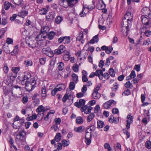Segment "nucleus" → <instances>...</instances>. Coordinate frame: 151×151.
<instances>
[{
    "mask_svg": "<svg viewBox=\"0 0 151 151\" xmlns=\"http://www.w3.org/2000/svg\"><path fill=\"white\" fill-rule=\"evenodd\" d=\"M25 85V88L26 91L29 92L32 91L35 87L36 82L34 79H32L31 81L24 83Z\"/></svg>",
    "mask_w": 151,
    "mask_h": 151,
    "instance_id": "1",
    "label": "nucleus"
},
{
    "mask_svg": "<svg viewBox=\"0 0 151 151\" xmlns=\"http://www.w3.org/2000/svg\"><path fill=\"white\" fill-rule=\"evenodd\" d=\"M132 22L127 20V19L124 18L122 22V28L125 27L126 29L125 32L126 35H128V32L129 30V27L131 24Z\"/></svg>",
    "mask_w": 151,
    "mask_h": 151,
    "instance_id": "2",
    "label": "nucleus"
},
{
    "mask_svg": "<svg viewBox=\"0 0 151 151\" xmlns=\"http://www.w3.org/2000/svg\"><path fill=\"white\" fill-rule=\"evenodd\" d=\"M20 69V68L19 67H14L12 68V71L13 73H12L10 76V78L13 81L15 80L17 77V73L19 71Z\"/></svg>",
    "mask_w": 151,
    "mask_h": 151,
    "instance_id": "3",
    "label": "nucleus"
},
{
    "mask_svg": "<svg viewBox=\"0 0 151 151\" xmlns=\"http://www.w3.org/2000/svg\"><path fill=\"white\" fill-rule=\"evenodd\" d=\"M15 89L13 90L14 91H18V93H13V92H12L13 96L17 97H19L22 96V92L21 90V87L18 86H14Z\"/></svg>",
    "mask_w": 151,
    "mask_h": 151,
    "instance_id": "4",
    "label": "nucleus"
},
{
    "mask_svg": "<svg viewBox=\"0 0 151 151\" xmlns=\"http://www.w3.org/2000/svg\"><path fill=\"white\" fill-rule=\"evenodd\" d=\"M31 75L28 72H26L24 73V76L23 78L21 80V83L22 85H24V83L27 82L28 79L31 77Z\"/></svg>",
    "mask_w": 151,
    "mask_h": 151,
    "instance_id": "5",
    "label": "nucleus"
},
{
    "mask_svg": "<svg viewBox=\"0 0 151 151\" xmlns=\"http://www.w3.org/2000/svg\"><path fill=\"white\" fill-rule=\"evenodd\" d=\"M131 114H128L127 117V125L126 127L127 129H128L130 127V125L132 122L133 117L131 116Z\"/></svg>",
    "mask_w": 151,
    "mask_h": 151,
    "instance_id": "6",
    "label": "nucleus"
},
{
    "mask_svg": "<svg viewBox=\"0 0 151 151\" xmlns=\"http://www.w3.org/2000/svg\"><path fill=\"white\" fill-rule=\"evenodd\" d=\"M116 102L114 100H110L105 103L103 105L104 108L105 109H108L109 108L112 104H115Z\"/></svg>",
    "mask_w": 151,
    "mask_h": 151,
    "instance_id": "7",
    "label": "nucleus"
},
{
    "mask_svg": "<svg viewBox=\"0 0 151 151\" xmlns=\"http://www.w3.org/2000/svg\"><path fill=\"white\" fill-rule=\"evenodd\" d=\"M148 16L145 15H142L141 16V20L142 23L144 25H147L149 24V20L147 17Z\"/></svg>",
    "mask_w": 151,
    "mask_h": 151,
    "instance_id": "8",
    "label": "nucleus"
},
{
    "mask_svg": "<svg viewBox=\"0 0 151 151\" xmlns=\"http://www.w3.org/2000/svg\"><path fill=\"white\" fill-rule=\"evenodd\" d=\"M20 119V118L19 116H17L14 119V122L13 123V127L14 128L17 129L20 127V125H17V121H18Z\"/></svg>",
    "mask_w": 151,
    "mask_h": 151,
    "instance_id": "9",
    "label": "nucleus"
},
{
    "mask_svg": "<svg viewBox=\"0 0 151 151\" xmlns=\"http://www.w3.org/2000/svg\"><path fill=\"white\" fill-rule=\"evenodd\" d=\"M85 102V101L83 99H80L79 102H76L75 103V105L78 108H80L82 106H83Z\"/></svg>",
    "mask_w": 151,
    "mask_h": 151,
    "instance_id": "10",
    "label": "nucleus"
},
{
    "mask_svg": "<svg viewBox=\"0 0 151 151\" xmlns=\"http://www.w3.org/2000/svg\"><path fill=\"white\" fill-rule=\"evenodd\" d=\"M133 17V14L130 12H127L124 15V18L127 19V20L132 22Z\"/></svg>",
    "mask_w": 151,
    "mask_h": 151,
    "instance_id": "11",
    "label": "nucleus"
},
{
    "mask_svg": "<svg viewBox=\"0 0 151 151\" xmlns=\"http://www.w3.org/2000/svg\"><path fill=\"white\" fill-rule=\"evenodd\" d=\"M38 45L37 46L41 47H43L47 46V44L49 43V42L47 41L43 40L41 41H39L37 42Z\"/></svg>",
    "mask_w": 151,
    "mask_h": 151,
    "instance_id": "12",
    "label": "nucleus"
},
{
    "mask_svg": "<svg viewBox=\"0 0 151 151\" xmlns=\"http://www.w3.org/2000/svg\"><path fill=\"white\" fill-rule=\"evenodd\" d=\"M46 35H44L41 32L39 35L36 37V39L37 41L38 42L39 41H41L46 38Z\"/></svg>",
    "mask_w": 151,
    "mask_h": 151,
    "instance_id": "13",
    "label": "nucleus"
},
{
    "mask_svg": "<svg viewBox=\"0 0 151 151\" xmlns=\"http://www.w3.org/2000/svg\"><path fill=\"white\" fill-rule=\"evenodd\" d=\"M49 6H47L43 8L40 10L39 13L40 14H45L47 13L49 10Z\"/></svg>",
    "mask_w": 151,
    "mask_h": 151,
    "instance_id": "14",
    "label": "nucleus"
},
{
    "mask_svg": "<svg viewBox=\"0 0 151 151\" xmlns=\"http://www.w3.org/2000/svg\"><path fill=\"white\" fill-rule=\"evenodd\" d=\"M60 5L64 8H67L69 6L68 0H61L60 2Z\"/></svg>",
    "mask_w": 151,
    "mask_h": 151,
    "instance_id": "15",
    "label": "nucleus"
},
{
    "mask_svg": "<svg viewBox=\"0 0 151 151\" xmlns=\"http://www.w3.org/2000/svg\"><path fill=\"white\" fill-rule=\"evenodd\" d=\"M23 0H12V3L16 5L22 6L23 4Z\"/></svg>",
    "mask_w": 151,
    "mask_h": 151,
    "instance_id": "16",
    "label": "nucleus"
},
{
    "mask_svg": "<svg viewBox=\"0 0 151 151\" xmlns=\"http://www.w3.org/2000/svg\"><path fill=\"white\" fill-rule=\"evenodd\" d=\"M50 30V28L48 26H45L42 27L41 29V32L45 35H47L48 32Z\"/></svg>",
    "mask_w": 151,
    "mask_h": 151,
    "instance_id": "17",
    "label": "nucleus"
},
{
    "mask_svg": "<svg viewBox=\"0 0 151 151\" xmlns=\"http://www.w3.org/2000/svg\"><path fill=\"white\" fill-rule=\"evenodd\" d=\"M55 33L53 31H51L49 33H48L46 35V38H47L50 40L53 39L55 35Z\"/></svg>",
    "mask_w": 151,
    "mask_h": 151,
    "instance_id": "18",
    "label": "nucleus"
},
{
    "mask_svg": "<svg viewBox=\"0 0 151 151\" xmlns=\"http://www.w3.org/2000/svg\"><path fill=\"white\" fill-rule=\"evenodd\" d=\"M28 13V12L26 10L23 11L19 12L18 14V15L20 17L24 18L27 15Z\"/></svg>",
    "mask_w": 151,
    "mask_h": 151,
    "instance_id": "19",
    "label": "nucleus"
},
{
    "mask_svg": "<svg viewBox=\"0 0 151 151\" xmlns=\"http://www.w3.org/2000/svg\"><path fill=\"white\" fill-rule=\"evenodd\" d=\"M97 6L99 9H101L105 7V4L104 3L103 0H102L101 3L100 1H98L97 4Z\"/></svg>",
    "mask_w": 151,
    "mask_h": 151,
    "instance_id": "20",
    "label": "nucleus"
},
{
    "mask_svg": "<svg viewBox=\"0 0 151 151\" xmlns=\"http://www.w3.org/2000/svg\"><path fill=\"white\" fill-rule=\"evenodd\" d=\"M85 127L83 126H81L74 128V130L77 132L81 133L83 132L85 130Z\"/></svg>",
    "mask_w": 151,
    "mask_h": 151,
    "instance_id": "21",
    "label": "nucleus"
},
{
    "mask_svg": "<svg viewBox=\"0 0 151 151\" xmlns=\"http://www.w3.org/2000/svg\"><path fill=\"white\" fill-rule=\"evenodd\" d=\"M69 6L73 7L75 6L78 2V0H68Z\"/></svg>",
    "mask_w": 151,
    "mask_h": 151,
    "instance_id": "22",
    "label": "nucleus"
},
{
    "mask_svg": "<svg viewBox=\"0 0 151 151\" xmlns=\"http://www.w3.org/2000/svg\"><path fill=\"white\" fill-rule=\"evenodd\" d=\"M37 93H35L34 95V96H33L32 98V100L34 101V102L36 104H39L40 102L39 99L37 98Z\"/></svg>",
    "mask_w": 151,
    "mask_h": 151,
    "instance_id": "23",
    "label": "nucleus"
},
{
    "mask_svg": "<svg viewBox=\"0 0 151 151\" xmlns=\"http://www.w3.org/2000/svg\"><path fill=\"white\" fill-rule=\"evenodd\" d=\"M26 132L24 131V129H21L20 130L18 133L17 135V136H19L20 137H24L26 135Z\"/></svg>",
    "mask_w": 151,
    "mask_h": 151,
    "instance_id": "24",
    "label": "nucleus"
},
{
    "mask_svg": "<svg viewBox=\"0 0 151 151\" xmlns=\"http://www.w3.org/2000/svg\"><path fill=\"white\" fill-rule=\"evenodd\" d=\"M92 96L93 99H98L100 97L101 94L98 92H93Z\"/></svg>",
    "mask_w": 151,
    "mask_h": 151,
    "instance_id": "25",
    "label": "nucleus"
},
{
    "mask_svg": "<svg viewBox=\"0 0 151 151\" xmlns=\"http://www.w3.org/2000/svg\"><path fill=\"white\" fill-rule=\"evenodd\" d=\"M55 18V16L52 14L50 13L46 16V20L48 21H51L53 19Z\"/></svg>",
    "mask_w": 151,
    "mask_h": 151,
    "instance_id": "26",
    "label": "nucleus"
},
{
    "mask_svg": "<svg viewBox=\"0 0 151 151\" xmlns=\"http://www.w3.org/2000/svg\"><path fill=\"white\" fill-rule=\"evenodd\" d=\"M150 11L149 9L145 7L142 9L141 12L143 13L144 14H145V15L147 16V14H148V15H149L150 13H148V12Z\"/></svg>",
    "mask_w": 151,
    "mask_h": 151,
    "instance_id": "27",
    "label": "nucleus"
},
{
    "mask_svg": "<svg viewBox=\"0 0 151 151\" xmlns=\"http://www.w3.org/2000/svg\"><path fill=\"white\" fill-rule=\"evenodd\" d=\"M94 114L93 113H90L87 117V121L88 122L91 121L94 118Z\"/></svg>",
    "mask_w": 151,
    "mask_h": 151,
    "instance_id": "28",
    "label": "nucleus"
},
{
    "mask_svg": "<svg viewBox=\"0 0 151 151\" xmlns=\"http://www.w3.org/2000/svg\"><path fill=\"white\" fill-rule=\"evenodd\" d=\"M97 128H103L104 125V123L103 121L98 120L97 121Z\"/></svg>",
    "mask_w": 151,
    "mask_h": 151,
    "instance_id": "29",
    "label": "nucleus"
},
{
    "mask_svg": "<svg viewBox=\"0 0 151 151\" xmlns=\"http://www.w3.org/2000/svg\"><path fill=\"white\" fill-rule=\"evenodd\" d=\"M64 53L65 55L63 56V58L65 61H68L70 58L69 52H66Z\"/></svg>",
    "mask_w": 151,
    "mask_h": 151,
    "instance_id": "30",
    "label": "nucleus"
},
{
    "mask_svg": "<svg viewBox=\"0 0 151 151\" xmlns=\"http://www.w3.org/2000/svg\"><path fill=\"white\" fill-rule=\"evenodd\" d=\"M114 117L113 116L111 115L110 116L109 119V121L111 123H114L116 124L118 123V120L117 119L116 120L114 121Z\"/></svg>",
    "mask_w": 151,
    "mask_h": 151,
    "instance_id": "31",
    "label": "nucleus"
},
{
    "mask_svg": "<svg viewBox=\"0 0 151 151\" xmlns=\"http://www.w3.org/2000/svg\"><path fill=\"white\" fill-rule=\"evenodd\" d=\"M58 68L60 71L62 70L64 68V64L62 62L58 63Z\"/></svg>",
    "mask_w": 151,
    "mask_h": 151,
    "instance_id": "32",
    "label": "nucleus"
},
{
    "mask_svg": "<svg viewBox=\"0 0 151 151\" xmlns=\"http://www.w3.org/2000/svg\"><path fill=\"white\" fill-rule=\"evenodd\" d=\"M40 115L42 116V118L44 115V113H43L42 114V116L41 115V114H40V113H38V114H37V115H36V114L32 115L31 118H30V120H32L33 119H36L37 118V116H38L40 117Z\"/></svg>",
    "mask_w": 151,
    "mask_h": 151,
    "instance_id": "33",
    "label": "nucleus"
},
{
    "mask_svg": "<svg viewBox=\"0 0 151 151\" xmlns=\"http://www.w3.org/2000/svg\"><path fill=\"white\" fill-rule=\"evenodd\" d=\"M76 123L78 124L82 123L83 122V120L81 116L78 117L76 119Z\"/></svg>",
    "mask_w": 151,
    "mask_h": 151,
    "instance_id": "34",
    "label": "nucleus"
},
{
    "mask_svg": "<svg viewBox=\"0 0 151 151\" xmlns=\"http://www.w3.org/2000/svg\"><path fill=\"white\" fill-rule=\"evenodd\" d=\"M83 38V33L82 32H79V33L76 38L77 40L80 41Z\"/></svg>",
    "mask_w": 151,
    "mask_h": 151,
    "instance_id": "35",
    "label": "nucleus"
},
{
    "mask_svg": "<svg viewBox=\"0 0 151 151\" xmlns=\"http://www.w3.org/2000/svg\"><path fill=\"white\" fill-rule=\"evenodd\" d=\"M24 64L27 67L31 66L32 65V62L31 60H27L24 61Z\"/></svg>",
    "mask_w": 151,
    "mask_h": 151,
    "instance_id": "36",
    "label": "nucleus"
},
{
    "mask_svg": "<svg viewBox=\"0 0 151 151\" xmlns=\"http://www.w3.org/2000/svg\"><path fill=\"white\" fill-rule=\"evenodd\" d=\"M36 111L37 112L39 113L41 112L44 111V108L42 105L40 106L37 108Z\"/></svg>",
    "mask_w": 151,
    "mask_h": 151,
    "instance_id": "37",
    "label": "nucleus"
},
{
    "mask_svg": "<svg viewBox=\"0 0 151 151\" xmlns=\"http://www.w3.org/2000/svg\"><path fill=\"white\" fill-rule=\"evenodd\" d=\"M73 70L75 72H78L79 71V67L76 63L74 64L72 67Z\"/></svg>",
    "mask_w": 151,
    "mask_h": 151,
    "instance_id": "38",
    "label": "nucleus"
},
{
    "mask_svg": "<svg viewBox=\"0 0 151 151\" xmlns=\"http://www.w3.org/2000/svg\"><path fill=\"white\" fill-rule=\"evenodd\" d=\"M73 78V81L75 83H77L78 81V76L75 73H73L72 75Z\"/></svg>",
    "mask_w": 151,
    "mask_h": 151,
    "instance_id": "39",
    "label": "nucleus"
},
{
    "mask_svg": "<svg viewBox=\"0 0 151 151\" xmlns=\"http://www.w3.org/2000/svg\"><path fill=\"white\" fill-rule=\"evenodd\" d=\"M61 138V134L60 133H58L57 134L55 137L54 139L57 142H59Z\"/></svg>",
    "mask_w": 151,
    "mask_h": 151,
    "instance_id": "40",
    "label": "nucleus"
},
{
    "mask_svg": "<svg viewBox=\"0 0 151 151\" xmlns=\"http://www.w3.org/2000/svg\"><path fill=\"white\" fill-rule=\"evenodd\" d=\"M19 51L18 49V46H16L13 50L11 52V54L12 55H14L18 52Z\"/></svg>",
    "mask_w": 151,
    "mask_h": 151,
    "instance_id": "41",
    "label": "nucleus"
},
{
    "mask_svg": "<svg viewBox=\"0 0 151 151\" xmlns=\"http://www.w3.org/2000/svg\"><path fill=\"white\" fill-rule=\"evenodd\" d=\"M63 18L62 17L58 16L55 18V23L57 24H59L61 22Z\"/></svg>",
    "mask_w": 151,
    "mask_h": 151,
    "instance_id": "42",
    "label": "nucleus"
},
{
    "mask_svg": "<svg viewBox=\"0 0 151 151\" xmlns=\"http://www.w3.org/2000/svg\"><path fill=\"white\" fill-rule=\"evenodd\" d=\"M50 51V49L49 47L44 48L42 50V52L45 54H47Z\"/></svg>",
    "mask_w": 151,
    "mask_h": 151,
    "instance_id": "43",
    "label": "nucleus"
},
{
    "mask_svg": "<svg viewBox=\"0 0 151 151\" xmlns=\"http://www.w3.org/2000/svg\"><path fill=\"white\" fill-rule=\"evenodd\" d=\"M42 96L43 97H45L46 96V89L45 86L42 89Z\"/></svg>",
    "mask_w": 151,
    "mask_h": 151,
    "instance_id": "44",
    "label": "nucleus"
},
{
    "mask_svg": "<svg viewBox=\"0 0 151 151\" xmlns=\"http://www.w3.org/2000/svg\"><path fill=\"white\" fill-rule=\"evenodd\" d=\"M70 37H65V40H64V43L65 44H68L70 43Z\"/></svg>",
    "mask_w": 151,
    "mask_h": 151,
    "instance_id": "45",
    "label": "nucleus"
},
{
    "mask_svg": "<svg viewBox=\"0 0 151 151\" xmlns=\"http://www.w3.org/2000/svg\"><path fill=\"white\" fill-rule=\"evenodd\" d=\"M88 106H82L81 108V111L82 112H84L85 114H88L87 111H86L87 110H88Z\"/></svg>",
    "mask_w": 151,
    "mask_h": 151,
    "instance_id": "46",
    "label": "nucleus"
},
{
    "mask_svg": "<svg viewBox=\"0 0 151 151\" xmlns=\"http://www.w3.org/2000/svg\"><path fill=\"white\" fill-rule=\"evenodd\" d=\"M62 143V145L64 147L70 144L69 140H63Z\"/></svg>",
    "mask_w": 151,
    "mask_h": 151,
    "instance_id": "47",
    "label": "nucleus"
},
{
    "mask_svg": "<svg viewBox=\"0 0 151 151\" xmlns=\"http://www.w3.org/2000/svg\"><path fill=\"white\" fill-rule=\"evenodd\" d=\"M131 94L130 91L128 89L124 91L122 95L125 96H128Z\"/></svg>",
    "mask_w": 151,
    "mask_h": 151,
    "instance_id": "48",
    "label": "nucleus"
},
{
    "mask_svg": "<svg viewBox=\"0 0 151 151\" xmlns=\"http://www.w3.org/2000/svg\"><path fill=\"white\" fill-rule=\"evenodd\" d=\"M125 86L127 88H131L133 87V85L129 81H127L125 83Z\"/></svg>",
    "mask_w": 151,
    "mask_h": 151,
    "instance_id": "49",
    "label": "nucleus"
},
{
    "mask_svg": "<svg viewBox=\"0 0 151 151\" xmlns=\"http://www.w3.org/2000/svg\"><path fill=\"white\" fill-rule=\"evenodd\" d=\"M146 147L148 149L151 148V142L150 141H148L146 142L145 144Z\"/></svg>",
    "mask_w": 151,
    "mask_h": 151,
    "instance_id": "50",
    "label": "nucleus"
},
{
    "mask_svg": "<svg viewBox=\"0 0 151 151\" xmlns=\"http://www.w3.org/2000/svg\"><path fill=\"white\" fill-rule=\"evenodd\" d=\"M95 73L96 76H98L103 74L102 70H96Z\"/></svg>",
    "mask_w": 151,
    "mask_h": 151,
    "instance_id": "51",
    "label": "nucleus"
},
{
    "mask_svg": "<svg viewBox=\"0 0 151 151\" xmlns=\"http://www.w3.org/2000/svg\"><path fill=\"white\" fill-rule=\"evenodd\" d=\"M109 73L110 75L112 77H114L115 76V72L112 68H110L109 69Z\"/></svg>",
    "mask_w": 151,
    "mask_h": 151,
    "instance_id": "52",
    "label": "nucleus"
},
{
    "mask_svg": "<svg viewBox=\"0 0 151 151\" xmlns=\"http://www.w3.org/2000/svg\"><path fill=\"white\" fill-rule=\"evenodd\" d=\"M58 49L60 50L61 51V52H66L65 51V47L63 45H60V46L59 47Z\"/></svg>",
    "mask_w": 151,
    "mask_h": 151,
    "instance_id": "53",
    "label": "nucleus"
},
{
    "mask_svg": "<svg viewBox=\"0 0 151 151\" xmlns=\"http://www.w3.org/2000/svg\"><path fill=\"white\" fill-rule=\"evenodd\" d=\"M46 61V58H41L40 59V63L42 65L44 64Z\"/></svg>",
    "mask_w": 151,
    "mask_h": 151,
    "instance_id": "54",
    "label": "nucleus"
},
{
    "mask_svg": "<svg viewBox=\"0 0 151 151\" xmlns=\"http://www.w3.org/2000/svg\"><path fill=\"white\" fill-rule=\"evenodd\" d=\"M75 84L73 82H71L70 83L69 87L70 90H73L75 88Z\"/></svg>",
    "mask_w": 151,
    "mask_h": 151,
    "instance_id": "55",
    "label": "nucleus"
},
{
    "mask_svg": "<svg viewBox=\"0 0 151 151\" xmlns=\"http://www.w3.org/2000/svg\"><path fill=\"white\" fill-rule=\"evenodd\" d=\"M106 50V52L108 54H109L111 53L113 49L112 47L110 46L108 47V48Z\"/></svg>",
    "mask_w": 151,
    "mask_h": 151,
    "instance_id": "56",
    "label": "nucleus"
},
{
    "mask_svg": "<svg viewBox=\"0 0 151 151\" xmlns=\"http://www.w3.org/2000/svg\"><path fill=\"white\" fill-rule=\"evenodd\" d=\"M3 70L5 73H8L9 71V68L6 64H5L3 67Z\"/></svg>",
    "mask_w": 151,
    "mask_h": 151,
    "instance_id": "57",
    "label": "nucleus"
},
{
    "mask_svg": "<svg viewBox=\"0 0 151 151\" xmlns=\"http://www.w3.org/2000/svg\"><path fill=\"white\" fill-rule=\"evenodd\" d=\"M101 86V83H99L98 84L97 86L93 90V92H98V91L100 89V88Z\"/></svg>",
    "mask_w": 151,
    "mask_h": 151,
    "instance_id": "58",
    "label": "nucleus"
},
{
    "mask_svg": "<svg viewBox=\"0 0 151 151\" xmlns=\"http://www.w3.org/2000/svg\"><path fill=\"white\" fill-rule=\"evenodd\" d=\"M104 147L105 149H107L108 151H111V148L109 145L108 143H106L104 145Z\"/></svg>",
    "mask_w": 151,
    "mask_h": 151,
    "instance_id": "59",
    "label": "nucleus"
},
{
    "mask_svg": "<svg viewBox=\"0 0 151 151\" xmlns=\"http://www.w3.org/2000/svg\"><path fill=\"white\" fill-rule=\"evenodd\" d=\"M85 142L87 145H89L91 142V139L87 138L86 135L85 136Z\"/></svg>",
    "mask_w": 151,
    "mask_h": 151,
    "instance_id": "60",
    "label": "nucleus"
},
{
    "mask_svg": "<svg viewBox=\"0 0 151 151\" xmlns=\"http://www.w3.org/2000/svg\"><path fill=\"white\" fill-rule=\"evenodd\" d=\"M96 103V101L94 100H92L90 101L88 103V104H87V105L88 106V107L91 106L95 104Z\"/></svg>",
    "mask_w": 151,
    "mask_h": 151,
    "instance_id": "61",
    "label": "nucleus"
},
{
    "mask_svg": "<svg viewBox=\"0 0 151 151\" xmlns=\"http://www.w3.org/2000/svg\"><path fill=\"white\" fill-rule=\"evenodd\" d=\"M7 23V17L2 18L1 24L4 25H6Z\"/></svg>",
    "mask_w": 151,
    "mask_h": 151,
    "instance_id": "62",
    "label": "nucleus"
},
{
    "mask_svg": "<svg viewBox=\"0 0 151 151\" xmlns=\"http://www.w3.org/2000/svg\"><path fill=\"white\" fill-rule=\"evenodd\" d=\"M10 7V4L8 3H6V2H5L4 5V8L6 10H8Z\"/></svg>",
    "mask_w": 151,
    "mask_h": 151,
    "instance_id": "63",
    "label": "nucleus"
},
{
    "mask_svg": "<svg viewBox=\"0 0 151 151\" xmlns=\"http://www.w3.org/2000/svg\"><path fill=\"white\" fill-rule=\"evenodd\" d=\"M22 102L24 104H26L28 101V99L27 96H24L22 100Z\"/></svg>",
    "mask_w": 151,
    "mask_h": 151,
    "instance_id": "64",
    "label": "nucleus"
}]
</instances>
